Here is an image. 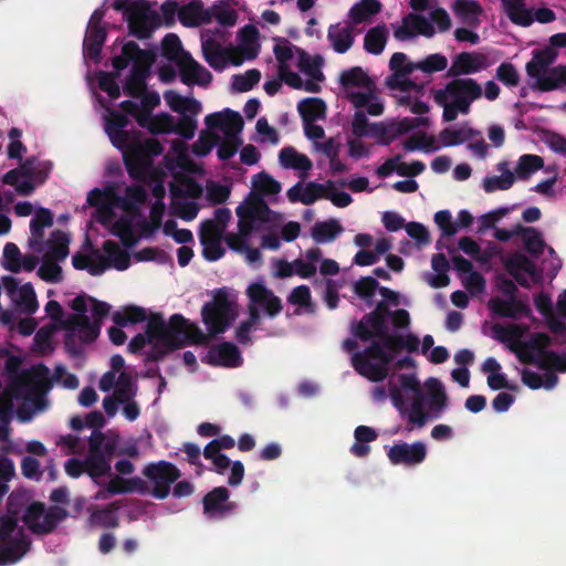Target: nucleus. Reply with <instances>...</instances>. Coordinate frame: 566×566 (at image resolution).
Returning a JSON list of instances; mask_svg holds the SVG:
<instances>
[{
  "mask_svg": "<svg viewBox=\"0 0 566 566\" xmlns=\"http://www.w3.org/2000/svg\"><path fill=\"white\" fill-rule=\"evenodd\" d=\"M377 339L371 340L364 352H356L352 357L354 369L376 382L387 378L389 364L402 349L401 335L389 333V328Z\"/></svg>",
  "mask_w": 566,
  "mask_h": 566,
  "instance_id": "obj_1",
  "label": "nucleus"
},
{
  "mask_svg": "<svg viewBox=\"0 0 566 566\" xmlns=\"http://www.w3.org/2000/svg\"><path fill=\"white\" fill-rule=\"evenodd\" d=\"M142 135L134 136L118 148L123 153V161L128 176L136 181H143L149 175L154 157L163 154L164 147L156 138L140 139Z\"/></svg>",
  "mask_w": 566,
  "mask_h": 566,
  "instance_id": "obj_2",
  "label": "nucleus"
},
{
  "mask_svg": "<svg viewBox=\"0 0 566 566\" xmlns=\"http://www.w3.org/2000/svg\"><path fill=\"white\" fill-rule=\"evenodd\" d=\"M112 7L115 11L123 13L129 33L139 40L150 38L159 25V15L150 9L146 0H115Z\"/></svg>",
  "mask_w": 566,
  "mask_h": 566,
  "instance_id": "obj_3",
  "label": "nucleus"
},
{
  "mask_svg": "<svg viewBox=\"0 0 566 566\" xmlns=\"http://www.w3.org/2000/svg\"><path fill=\"white\" fill-rule=\"evenodd\" d=\"M31 547V541L12 516L0 517V565L19 562Z\"/></svg>",
  "mask_w": 566,
  "mask_h": 566,
  "instance_id": "obj_4",
  "label": "nucleus"
},
{
  "mask_svg": "<svg viewBox=\"0 0 566 566\" xmlns=\"http://www.w3.org/2000/svg\"><path fill=\"white\" fill-rule=\"evenodd\" d=\"M201 317L210 335L222 334L230 327L237 313L226 287L213 292V300L201 308Z\"/></svg>",
  "mask_w": 566,
  "mask_h": 566,
  "instance_id": "obj_5",
  "label": "nucleus"
},
{
  "mask_svg": "<svg viewBox=\"0 0 566 566\" xmlns=\"http://www.w3.org/2000/svg\"><path fill=\"white\" fill-rule=\"evenodd\" d=\"M187 319L181 314H174L166 324L161 314H151L146 326L148 342L157 340L170 348L184 347L179 333L185 329Z\"/></svg>",
  "mask_w": 566,
  "mask_h": 566,
  "instance_id": "obj_6",
  "label": "nucleus"
},
{
  "mask_svg": "<svg viewBox=\"0 0 566 566\" xmlns=\"http://www.w3.org/2000/svg\"><path fill=\"white\" fill-rule=\"evenodd\" d=\"M143 475L147 479L151 489L148 493L157 500H165L171 492V486L181 476V471L166 460L149 462L143 469Z\"/></svg>",
  "mask_w": 566,
  "mask_h": 566,
  "instance_id": "obj_7",
  "label": "nucleus"
},
{
  "mask_svg": "<svg viewBox=\"0 0 566 566\" xmlns=\"http://www.w3.org/2000/svg\"><path fill=\"white\" fill-rule=\"evenodd\" d=\"M483 94L481 85L471 77L453 78L448 82L444 88L437 90L433 94L437 104L449 101L461 105L463 109L470 111L471 104Z\"/></svg>",
  "mask_w": 566,
  "mask_h": 566,
  "instance_id": "obj_8",
  "label": "nucleus"
},
{
  "mask_svg": "<svg viewBox=\"0 0 566 566\" xmlns=\"http://www.w3.org/2000/svg\"><path fill=\"white\" fill-rule=\"evenodd\" d=\"M507 18L512 23L521 27H530L535 20L539 23H549L556 19L555 12L549 8H539L535 12L527 9L525 0H502Z\"/></svg>",
  "mask_w": 566,
  "mask_h": 566,
  "instance_id": "obj_9",
  "label": "nucleus"
},
{
  "mask_svg": "<svg viewBox=\"0 0 566 566\" xmlns=\"http://www.w3.org/2000/svg\"><path fill=\"white\" fill-rule=\"evenodd\" d=\"M245 294L251 304L259 310L262 308L266 316L274 318L283 310L282 300L274 292L265 286L263 282L251 283Z\"/></svg>",
  "mask_w": 566,
  "mask_h": 566,
  "instance_id": "obj_10",
  "label": "nucleus"
},
{
  "mask_svg": "<svg viewBox=\"0 0 566 566\" xmlns=\"http://www.w3.org/2000/svg\"><path fill=\"white\" fill-rule=\"evenodd\" d=\"M389 461L395 465L415 467L424 461L427 447L421 441L411 444L401 442L394 444L387 452Z\"/></svg>",
  "mask_w": 566,
  "mask_h": 566,
  "instance_id": "obj_11",
  "label": "nucleus"
},
{
  "mask_svg": "<svg viewBox=\"0 0 566 566\" xmlns=\"http://www.w3.org/2000/svg\"><path fill=\"white\" fill-rule=\"evenodd\" d=\"M506 272L524 289L531 287V282L527 277L531 276L534 282L539 280L537 275L536 265L534 262L522 253H513L504 261Z\"/></svg>",
  "mask_w": 566,
  "mask_h": 566,
  "instance_id": "obj_12",
  "label": "nucleus"
},
{
  "mask_svg": "<svg viewBox=\"0 0 566 566\" xmlns=\"http://www.w3.org/2000/svg\"><path fill=\"white\" fill-rule=\"evenodd\" d=\"M436 33L434 27L430 20L421 14L408 13L402 18L401 25L395 28L394 36L398 41H408L417 34L426 38H432Z\"/></svg>",
  "mask_w": 566,
  "mask_h": 566,
  "instance_id": "obj_13",
  "label": "nucleus"
},
{
  "mask_svg": "<svg viewBox=\"0 0 566 566\" xmlns=\"http://www.w3.org/2000/svg\"><path fill=\"white\" fill-rule=\"evenodd\" d=\"M229 497L230 492L226 486L213 488L202 499L203 513L210 518H223L237 506Z\"/></svg>",
  "mask_w": 566,
  "mask_h": 566,
  "instance_id": "obj_14",
  "label": "nucleus"
},
{
  "mask_svg": "<svg viewBox=\"0 0 566 566\" xmlns=\"http://www.w3.org/2000/svg\"><path fill=\"white\" fill-rule=\"evenodd\" d=\"M155 53L144 61H136L124 84V92L134 98H139L147 88L146 80L150 74L151 65L155 62Z\"/></svg>",
  "mask_w": 566,
  "mask_h": 566,
  "instance_id": "obj_15",
  "label": "nucleus"
},
{
  "mask_svg": "<svg viewBox=\"0 0 566 566\" xmlns=\"http://www.w3.org/2000/svg\"><path fill=\"white\" fill-rule=\"evenodd\" d=\"M49 374L44 364L23 370L12 382L13 391L17 396L33 394L48 380Z\"/></svg>",
  "mask_w": 566,
  "mask_h": 566,
  "instance_id": "obj_16",
  "label": "nucleus"
},
{
  "mask_svg": "<svg viewBox=\"0 0 566 566\" xmlns=\"http://www.w3.org/2000/svg\"><path fill=\"white\" fill-rule=\"evenodd\" d=\"M179 70L180 81L186 85L207 86L212 81V74L199 64L191 54L184 56L176 63Z\"/></svg>",
  "mask_w": 566,
  "mask_h": 566,
  "instance_id": "obj_17",
  "label": "nucleus"
},
{
  "mask_svg": "<svg viewBox=\"0 0 566 566\" xmlns=\"http://www.w3.org/2000/svg\"><path fill=\"white\" fill-rule=\"evenodd\" d=\"M488 67V57L480 52H461L452 59L447 75L458 77L460 75L474 74Z\"/></svg>",
  "mask_w": 566,
  "mask_h": 566,
  "instance_id": "obj_18",
  "label": "nucleus"
},
{
  "mask_svg": "<svg viewBox=\"0 0 566 566\" xmlns=\"http://www.w3.org/2000/svg\"><path fill=\"white\" fill-rule=\"evenodd\" d=\"M128 124L129 120L124 114L117 111L109 112V118L106 120L105 130L114 147L122 148L125 146L127 140L134 136L142 135L138 130L125 129Z\"/></svg>",
  "mask_w": 566,
  "mask_h": 566,
  "instance_id": "obj_19",
  "label": "nucleus"
},
{
  "mask_svg": "<svg viewBox=\"0 0 566 566\" xmlns=\"http://www.w3.org/2000/svg\"><path fill=\"white\" fill-rule=\"evenodd\" d=\"M202 360L211 366L239 367L242 363V356L233 343L223 342L211 347L207 357Z\"/></svg>",
  "mask_w": 566,
  "mask_h": 566,
  "instance_id": "obj_20",
  "label": "nucleus"
},
{
  "mask_svg": "<svg viewBox=\"0 0 566 566\" xmlns=\"http://www.w3.org/2000/svg\"><path fill=\"white\" fill-rule=\"evenodd\" d=\"M489 310L499 317L518 319L522 316L531 314L528 304L517 297L503 300L501 297H492L488 304Z\"/></svg>",
  "mask_w": 566,
  "mask_h": 566,
  "instance_id": "obj_21",
  "label": "nucleus"
},
{
  "mask_svg": "<svg viewBox=\"0 0 566 566\" xmlns=\"http://www.w3.org/2000/svg\"><path fill=\"white\" fill-rule=\"evenodd\" d=\"M388 329L384 317H378L376 313L365 314L358 323H353L352 332L355 337L361 342L375 340Z\"/></svg>",
  "mask_w": 566,
  "mask_h": 566,
  "instance_id": "obj_22",
  "label": "nucleus"
},
{
  "mask_svg": "<svg viewBox=\"0 0 566 566\" xmlns=\"http://www.w3.org/2000/svg\"><path fill=\"white\" fill-rule=\"evenodd\" d=\"M532 78L535 80L534 87L541 92L564 90L566 87V65L558 64L549 67Z\"/></svg>",
  "mask_w": 566,
  "mask_h": 566,
  "instance_id": "obj_23",
  "label": "nucleus"
},
{
  "mask_svg": "<svg viewBox=\"0 0 566 566\" xmlns=\"http://www.w3.org/2000/svg\"><path fill=\"white\" fill-rule=\"evenodd\" d=\"M65 328L76 333L82 343L94 342L101 332L98 322H91L87 315H73L65 322Z\"/></svg>",
  "mask_w": 566,
  "mask_h": 566,
  "instance_id": "obj_24",
  "label": "nucleus"
},
{
  "mask_svg": "<svg viewBox=\"0 0 566 566\" xmlns=\"http://www.w3.org/2000/svg\"><path fill=\"white\" fill-rule=\"evenodd\" d=\"M153 53L154 52L151 51L140 49L139 45L134 41L125 43L122 48V53L117 56H114L112 60V65L115 70L114 73L119 75V72L125 70L130 62L134 64L136 61H144Z\"/></svg>",
  "mask_w": 566,
  "mask_h": 566,
  "instance_id": "obj_25",
  "label": "nucleus"
},
{
  "mask_svg": "<svg viewBox=\"0 0 566 566\" xmlns=\"http://www.w3.org/2000/svg\"><path fill=\"white\" fill-rule=\"evenodd\" d=\"M202 54L206 62L216 71H223L229 64V53L213 38L202 41Z\"/></svg>",
  "mask_w": 566,
  "mask_h": 566,
  "instance_id": "obj_26",
  "label": "nucleus"
},
{
  "mask_svg": "<svg viewBox=\"0 0 566 566\" xmlns=\"http://www.w3.org/2000/svg\"><path fill=\"white\" fill-rule=\"evenodd\" d=\"M106 490L111 494H128L136 492L144 495L148 493V483L139 476L126 479L116 475L109 480Z\"/></svg>",
  "mask_w": 566,
  "mask_h": 566,
  "instance_id": "obj_27",
  "label": "nucleus"
},
{
  "mask_svg": "<svg viewBox=\"0 0 566 566\" xmlns=\"http://www.w3.org/2000/svg\"><path fill=\"white\" fill-rule=\"evenodd\" d=\"M453 13L467 25L476 28L480 25V17L483 13L481 4L476 0H454Z\"/></svg>",
  "mask_w": 566,
  "mask_h": 566,
  "instance_id": "obj_28",
  "label": "nucleus"
},
{
  "mask_svg": "<svg viewBox=\"0 0 566 566\" xmlns=\"http://www.w3.org/2000/svg\"><path fill=\"white\" fill-rule=\"evenodd\" d=\"M557 56V51L552 46L534 50L532 52V59L525 65L526 74L530 77L538 76L541 72L552 67L551 65L556 61Z\"/></svg>",
  "mask_w": 566,
  "mask_h": 566,
  "instance_id": "obj_29",
  "label": "nucleus"
},
{
  "mask_svg": "<svg viewBox=\"0 0 566 566\" xmlns=\"http://www.w3.org/2000/svg\"><path fill=\"white\" fill-rule=\"evenodd\" d=\"M106 36L107 32L105 28L87 27L83 41L84 56L94 62H98Z\"/></svg>",
  "mask_w": 566,
  "mask_h": 566,
  "instance_id": "obj_30",
  "label": "nucleus"
},
{
  "mask_svg": "<svg viewBox=\"0 0 566 566\" xmlns=\"http://www.w3.org/2000/svg\"><path fill=\"white\" fill-rule=\"evenodd\" d=\"M327 38L335 52L339 54L346 53L353 46L355 41L353 27H342L339 23L332 24L328 28Z\"/></svg>",
  "mask_w": 566,
  "mask_h": 566,
  "instance_id": "obj_31",
  "label": "nucleus"
},
{
  "mask_svg": "<svg viewBox=\"0 0 566 566\" xmlns=\"http://www.w3.org/2000/svg\"><path fill=\"white\" fill-rule=\"evenodd\" d=\"M118 505L111 503L103 509H95L91 512L88 517V525L91 527L116 528L119 526V518L116 514Z\"/></svg>",
  "mask_w": 566,
  "mask_h": 566,
  "instance_id": "obj_32",
  "label": "nucleus"
},
{
  "mask_svg": "<svg viewBox=\"0 0 566 566\" xmlns=\"http://www.w3.org/2000/svg\"><path fill=\"white\" fill-rule=\"evenodd\" d=\"M297 111L304 124H312L325 117L326 104L318 97H306L297 104Z\"/></svg>",
  "mask_w": 566,
  "mask_h": 566,
  "instance_id": "obj_33",
  "label": "nucleus"
},
{
  "mask_svg": "<svg viewBox=\"0 0 566 566\" xmlns=\"http://www.w3.org/2000/svg\"><path fill=\"white\" fill-rule=\"evenodd\" d=\"M355 442L350 447V452L358 457L365 458L370 453L369 442L377 439V431L368 426H358L354 431Z\"/></svg>",
  "mask_w": 566,
  "mask_h": 566,
  "instance_id": "obj_34",
  "label": "nucleus"
},
{
  "mask_svg": "<svg viewBox=\"0 0 566 566\" xmlns=\"http://www.w3.org/2000/svg\"><path fill=\"white\" fill-rule=\"evenodd\" d=\"M69 243L70 238L66 233H64L61 230H54L49 240L46 241L48 245V253L46 259L48 260H54V261H63L69 255Z\"/></svg>",
  "mask_w": 566,
  "mask_h": 566,
  "instance_id": "obj_35",
  "label": "nucleus"
},
{
  "mask_svg": "<svg viewBox=\"0 0 566 566\" xmlns=\"http://www.w3.org/2000/svg\"><path fill=\"white\" fill-rule=\"evenodd\" d=\"M165 130H172L185 139H192L197 129V120L188 114L179 117L178 122L174 124L172 117L168 114L163 116Z\"/></svg>",
  "mask_w": 566,
  "mask_h": 566,
  "instance_id": "obj_36",
  "label": "nucleus"
},
{
  "mask_svg": "<svg viewBox=\"0 0 566 566\" xmlns=\"http://www.w3.org/2000/svg\"><path fill=\"white\" fill-rule=\"evenodd\" d=\"M427 387L430 392L428 407L434 418H438L447 407L448 397L441 381L437 378H429Z\"/></svg>",
  "mask_w": 566,
  "mask_h": 566,
  "instance_id": "obj_37",
  "label": "nucleus"
},
{
  "mask_svg": "<svg viewBox=\"0 0 566 566\" xmlns=\"http://www.w3.org/2000/svg\"><path fill=\"white\" fill-rule=\"evenodd\" d=\"M388 34L385 24L370 28L364 38V49L370 54H380L386 46Z\"/></svg>",
  "mask_w": 566,
  "mask_h": 566,
  "instance_id": "obj_38",
  "label": "nucleus"
},
{
  "mask_svg": "<svg viewBox=\"0 0 566 566\" xmlns=\"http://www.w3.org/2000/svg\"><path fill=\"white\" fill-rule=\"evenodd\" d=\"M380 10L381 3L378 0H361L350 8L349 18L354 24H360L370 21Z\"/></svg>",
  "mask_w": 566,
  "mask_h": 566,
  "instance_id": "obj_39",
  "label": "nucleus"
},
{
  "mask_svg": "<svg viewBox=\"0 0 566 566\" xmlns=\"http://www.w3.org/2000/svg\"><path fill=\"white\" fill-rule=\"evenodd\" d=\"M85 473L95 482L102 476L109 475L112 467L102 453H87L84 458Z\"/></svg>",
  "mask_w": 566,
  "mask_h": 566,
  "instance_id": "obj_40",
  "label": "nucleus"
},
{
  "mask_svg": "<svg viewBox=\"0 0 566 566\" xmlns=\"http://www.w3.org/2000/svg\"><path fill=\"white\" fill-rule=\"evenodd\" d=\"M103 250L107 254V262L118 271H125L130 265L129 253L120 249L114 240H106L103 243Z\"/></svg>",
  "mask_w": 566,
  "mask_h": 566,
  "instance_id": "obj_41",
  "label": "nucleus"
},
{
  "mask_svg": "<svg viewBox=\"0 0 566 566\" xmlns=\"http://www.w3.org/2000/svg\"><path fill=\"white\" fill-rule=\"evenodd\" d=\"M251 198L247 205H240L238 208L243 209V213L249 216V219H254L258 222H268L272 210L266 201L261 196H255L251 192Z\"/></svg>",
  "mask_w": 566,
  "mask_h": 566,
  "instance_id": "obj_42",
  "label": "nucleus"
},
{
  "mask_svg": "<svg viewBox=\"0 0 566 566\" xmlns=\"http://www.w3.org/2000/svg\"><path fill=\"white\" fill-rule=\"evenodd\" d=\"M66 515V511L60 506H51L48 511L44 510L42 522H40V525L32 526V533L44 535L53 532L59 522L63 521Z\"/></svg>",
  "mask_w": 566,
  "mask_h": 566,
  "instance_id": "obj_43",
  "label": "nucleus"
},
{
  "mask_svg": "<svg viewBox=\"0 0 566 566\" xmlns=\"http://www.w3.org/2000/svg\"><path fill=\"white\" fill-rule=\"evenodd\" d=\"M516 234L522 237L524 248L533 255L543 253L545 242L539 231L532 227L516 226Z\"/></svg>",
  "mask_w": 566,
  "mask_h": 566,
  "instance_id": "obj_44",
  "label": "nucleus"
},
{
  "mask_svg": "<svg viewBox=\"0 0 566 566\" xmlns=\"http://www.w3.org/2000/svg\"><path fill=\"white\" fill-rule=\"evenodd\" d=\"M343 232V228L335 219L318 221L312 228V237L317 243L331 242Z\"/></svg>",
  "mask_w": 566,
  "mask_h": 566,
  "instance_id": "obj_45",
  "label": "nucleus"
},
{
  "mask_svg": "<svg viewBox=\"0 0 566 566\" xmlns=\"http://www.w3.org/2000/svg\"><path fill=\"white\" fill-rule=\"evenodd\" d=\"M279 158L284 168L307 171L313 166L306 155L297 153L293 147L282 148Z\"/></svg>",
  "mask_w": 566,
  "mask_h": 566,
  "instance_id": "obj_46",
  "label": "nucleus"
},
{
  "mask_svg": "<svg viewBox=\"0 0 566 566\" xmlns=\"http://www.w3.org/2000/svg\"><path fill=\"white\" fill-rule=\"evenodd\" d=\"M545 360H537L535 356L531 354H523L521 360L528 364L538 365L542 369L553 368L555 370L566 373V355H559L555 352L545 353Z\"/></svg>",
  "mask_w": 566,
  "mask_h": 566,
  "instance_id": "obj_47",
  "label": "nucleus"
},
{
  "mask_svg": "<svg viewBox=\"0 0 566 566\" xmlns=\"http://www.w3.org/2000/svg\"><path fill=\"white\" fill-rule=\"evenodd\" d=\"M112 318L115 325L125 327L128 324H136L146 321L147 314L145 308L135 305H129L126 306L122 312H115Z\"/></svg>",
  "mask_w": 566,
  "mask_h": 566,
  "instance_id": "obj_48",
  "label": "nucleus"
},
{
  "mask_svg": "<svg viewBox=\"0 0 566 566\" xmlns=\"http://www.w3.org/2000/svg\"><path fill=\"white\" fill-rule=\"evenodd\" d=\"M184 54H189L181 45L179 36L175 33L165 35L161 42V55L170 62L177 63Z\"/></svg>",
  "mask_w": 566,
  "mask_h": 566,
  "instance_id": "obj_49",
  "label": "nucleus"
},
{
  "mask_svg": "<svg viewBox=\"0 0 566 566\" xmlns=\"http://www.w3.org/2000/svg\"><path fill=\"white\" fill-rule=\"evenodd\" d=\"M137 385L130 374L122 371L118 376L114 395L119 403L134 399L137 394Z\"/></svg>",
  "mask_w": 566,
  "mask_h": 566,
  "instance_id": "obj_50",
  "label": "nucleus"
},
{
  "mask_svg": "<svg viewBox=\"0 0 566 566\" xmlns=\"http://www.w3.org/2000/svg\"><path fill=\"white\" fill-rule=\"evenodd\" d=\"M2 182L14 187L15 191L21 196H29L34 190V185L30 178L23 177L21 170L18 169L7 171L2 177Z\"/></svg>",
  "mask_w": 566,
  "mask_h": 566,
  "instance_id": "obj_51",
  "label": "nucleus"
},
{
  "mask_svg": "<svg viewBox=\"0 0 566 566\" xmlns=\"http://www.w3.org/2000/svg\"><path fill=\"white\" fill-rule=\"evenodd\" d=\"M252 185L254 190L259 192L258 196L262 198L263 196L277 195L281 191V184L265 171L254 175Z\"/></svg>",
  "mask_w": 566,
  "mask_h": 566,
  "instance_id": "obj_52",
  "label": "nucleus"
},
{
  "mask_svg": "<svg viewBox=\"0 0 566 566\" xmlns=\"http://www.w3.org/2000/svg\"><path fill=\"white\" fill-rule=\"evenodd\" d=\"M480 133L469 128V129H452V128H444L440 132L439 138L444 147H451L457 146L465 140L479 135Z\"/></svg>",
  "mask_w": 566,
  "mask_h": 566,
  "instance_id": "obj_53",
  "label": "nucleus"
},
{
  "mask_svg": "<svg viewBox=\"0 0 566 566\" xmlns=\"http://www.w3.org/2000/svg\"><path fill=\"white\" fill-rule=\"evenodd\" d=\"M544 167V159L538 155H522L518 158L515 172L520 179H527L531 174Z\"/></svg>",
  "mask_w": 566,
  "mask_h": 566,
  "instance_id": "obj_54",
  "label": "nucleus"
},
{
  "mask_svg": "<svg viewBox=\"0 0 566 566\" xmlns=\"http://www.w3.org/2000/svg\"><path fill=\"white\" fill-rule=\"evenodd\" d=\"M297 52L300 70L315 81H323L324 75L319 70L322 57L316 56L315 59H312L304 50L301 49H297Z\"/></svg>",
  "mask_w": 566,
  "mask_h": 566,
  "instance_id": "obj_55",
  "label": "nucleus"
},
{
  "mask_svg": "<svg viewBox=\"0 0 566 566\" xmlns=\"http://www.w3.org/2000/svg\"><path fill=\"white\" fill-rule=\"evenodd\" d=\"M429 419V413L424 411L422 400L416 398L407 413V431H412L415 428H422Z\"/></svg>",
  "mask_w": 566,
  "mask_h": 566,
  "instance_id": "obj_56",
  "label": "nucleus"
},
{
  "mask_svg": "<svg viewBox=\"0 0 566 566\" xmlns=\"http://www.w3.org/2000/svg\"><path fill=\"white\" fill-rule=\"evenodd\" d=\"M243 118L238 112L231 109L223 112L222 132L227 138H240L239 134L243 129Z\"/></svg>",
  "mask_w": 566,
  "mask_h": 566,
  "instance_id": "obj_57",
  "label": "nucleus"
},
{
  "mask_svg": "<svg viewBox=\"0 0 566 566\" xmlns=\"http://www.w3.org/2000/svg\"><path fill=\"white\" fill-rule=\"evenodd\" d=\"M378 287L379 282L375 277L363 276L354 284V292L370 306L374 304V296Z\"/></svg>",
  "mask_w": 566,
  "mask_h": 566,
  "instance_id": "obj_58",
  "label": "nucleus"
},
{
  "mask_svg": "<svg viewBox=\"0 0 566 566\" xmlns=\"http://www.w3.org/2000/svg\"><path fill=\"white\" fill-rule=\"evenodd\" d=\"M339 82L344 87H367L370 84L368 75L359 66L344 71Z\"/></svg>",
  "mask_w": 566,
  "mask_h": 566,
  "instance_id": "obj_59",
  "label": "nucleus"
},
{
  "mask_svg": "<svg viewBox=\"0 0 566 566\" xmlns=\"http://www.w3.org/2000/svg\"><path fill=\"white\" fill-rule=\"evenodd\" d=\"M373 137L378 139V144L382 146H388L391 144L397 137H399L398 128L396 127L395 122L391 123H374L371 126Z\"/></svg>",
  "mask_w": 566,
  "mask_h": 566,
  "instance_id": "obj_60",
  "label": "nucleus"
},
{
  "mask_svg": "<svg viewBox=\"0 0 566 566\" xmlns=\"http://www.w3.org/2000/svg\"><path fill=\"white\" fill-rule=\"evenodd\" d=\"M14 301L23 310V312L28 314L35 313L39 307L36 295L31 283H25L20 286L18 298H14Z\"/></svg>",
  "mask_w": 566,
  "mask_h": 566,
  "instance_id": "obj_61",
  "label": "nucleus"
},
{
  "mask_svg": "<svg viewBox=\"0 0 566 566\" xmlns=\"http://www.w3.org/2000/svg\"><path fill=\"white\" fill-rule=\"evenodd\" d=\"M287 302L303 307L306 313L315 312V305L312 302L311 291L307 285L294 287L287 296Z\"/></svg>",
  "mask_w": 566,
  "mask_h": 566,
  "instance_id": "obj_62",
  "label": "nucleus"
},
{
  "mask_svg": "<svg viewBox=\"0 0 566 566\" xmlns=\"http://www.w3.org/2000/svg\"><path fill=\"white\" fill-rule=\"evenodd\" d=\"M334 188V182L328 180L326 185H322L315 181H310L303 187L302 203L310 206L313 205L317 199L325 198L326 190Z\"/></svg>",
  "mask_w": 566,
  "mask_h": 566,
  "instance_id": "obj_63",
  "label": "nucleus"
},
{
  "mask_svg": "<svg viewBox=\"0 0 566 566\" xmlns=\"http://www.w3.org/2000/svg\"><path fill=\"white\" fill-rule=\"evenodd\" d=\"M261 78V73L256 69H251L244 74H235L232 77V87L234 91L243 93L252 90Z\"/></svg>",
  "mask_w": 566,
  "mask_h": 566,
  "instance_id": "obj_64",
  "label": "nucleus"
}]
</instances>
